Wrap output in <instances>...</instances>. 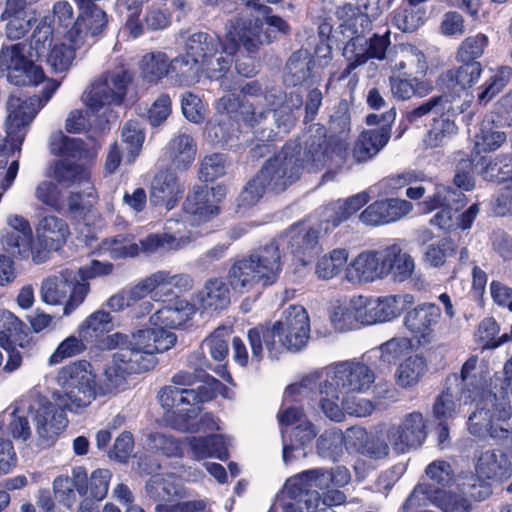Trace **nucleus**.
<instances>
[{
	"mask_svg": "<svg viewBox=\"0 0 512 512\" xmlns=\"http://www.w3.org/2000/svg\"><path fill=\"white\" fill-rule=\"evenodd\" d=\"M315 60L307 51L297 50L286 63V81L292 86L302 85L312 77Z\"/></svg>",
	"mask_w": 512,
	"mask_h": 512,
	"instance_id": "37998d69",
	"label": "nucleus"
},
{
	"mask_svg": "<svg viewBox=\"0 0 512 512\" xmlns=\"http://www.w3.org/2000/svg\"><path fill=\"white\" fill-rule=\"evenodd\" d=\"M227 195L224 184L209 188L207 185H195L188 192L183 204V212L197 225L204 224L221 213L220 204Z\"/></svg>",
	"mask_w": 512,
	"mask_h": 512,
	"instance_id": "f3484780",
	"label": "nucleus"
},
{
	"mask_svg": "<svg viewBox=\"0 0 512 512\" xmlns=\"http://www.w3.org/2000/svg\"><path fill=\"white\" fill-rule=\"evenodd\" d=\"M100 247L112 260H122L135 258L140 252L153 254L160 250H176L180 243L169 233H150L138 243L135 234L126 232L104 238Z\"/></svg>",
	"mask_w": 512,
	"mask_h": 512,
	"instance_id": "9b49d317",
	"label": "nucleus"
},
{
	"mask_svg": "<svg viewBox=\"0 0 512 512\" xmlns=\"http://www.w3.org/2000/svg\"><path fill=\"white\" fill-rule=\"evenodd\" d=\"M512 77V68L500 66L485 82L478 87L477 103L487 105L506 87Z\"/></svg>",
	"mask_w": 512,
	"mask_h": 512,
	"instance_id": "3c124183",
	"label": "nucleus"
},
{
	"mask_svg": "<svg viewBox=\"0 0 512 512\" xmlns=\"http://www.w3.org/2000/svg\"><path fill=\"white\" fill-rule=\"evenodd\" d=\"M133 82V73L122 69L107 73L103 79L91 85L86 97V105L93 112L104 106L121 105L126 98L128 86Z\"/></svg>",
	"mask_w": 512,
	"mask_h": 512,
	"instance_id": "a211bd4d",
	"label": "nucleus"
},
{
	"mask_svg": "<svg viewBox=\"0 0 512 512\" xmlns=\"http://www.w3.org/2000/svg\"><path fill=\"white\" fill-rule=\"evenodd\" d=\"M489 45V39L484 33H477L465 38L456 53L457 61H478Z\"/></svg>",
	"mask_w": 512,
	"mask_h": 512,
	"instance_id": "774afa93",
	"label": "nucleus"
},
{
	"mask_svg": "<svg viewBox=\"0 0 512 512\" xmlns=\"http://www.w3.org/2000/svg\"><path fill=\"white\" fill-rule=\"evenodd\" d=\"M475 470L487 480L503 482L512 477V462L503 450L488 449L477 457Z\"/></svg>",
	"mask_w": 512,
	"mask_h": 512,
	"instance_id": "7c9ffc66",
	"label": "nucleus"
},
{
	"mask_svg": "<svg viewBox=\"0 0 512 512\" xmlns=\"http://www.w3.org/2000/svg\"><path fill=\"white\" fill-rule=\"evenodd\" d=\"M216 108L220 116L215 123H210L207 134L214 144L221 146L237 138L242 126L258 132L270 113L269 109L257 110L252 103L235 94L223 95Z\"/></svg>",
	"mask_w": 512,
	"mask_h": 512,
	"instance_id": "20e7f679",
	"label": "nucleus"
},
{
	"mask_svg": "<svg viewBox=\"0 0 512 512\" xmlns=\"http://www.w3.org/2000/svg\"><path fill=\"white\" fill-rule=\"evenodd\" d=\"M326 376L337 388L348 393L364 392L375 380L374 372L368 365L353 360L332 365Z\"/></svg>",
	"mask_w": 512,
	"mask_h": 512,
	"instance_id": "aec40b11",
	"label": "nucleus"
},
{
	"mask_svg": "<svg viewBox=\"0 0 512 512\" xmlns=\"http://www.w3.org/2000/svg\"><path fill=\"white\" fill-rule=\"evenodd\" d=\"M395 118L394 107L381 114L371 113L366 116L365 123L368 126L378 127L359 134L352 148L355 162L364 163L373 159L387 145Z\"/></svg>",
	"mask_w": 512,
	"mask_h": 512,
	"instance_id": "4468645a",
	"label": "nucleus"
},
{
	"mask_svg": "<svg viewBox=\"0 0 512 512\" xmlns=\"http://www.w3.org/2000/svg\"><path fill=\"white\" fill-rule=\"evenodd\" d=\"M37 404V408L30 405L29 409H35L36 411L34 420L39 436L50 438L53 435L60 434L68 424L65 413L68 408L59 407L55 401L52 403L46 397L39 398Z\"/></svg>",
	"mask_w": 512,
	"mask_h": 512,
	"instance_id": "cd10ccee",
	"label": "nucleus"
},
{
	"mask_svg": "<svg viewBox=\"0 0 512 512\" xmlns=\"http://www.w3.org/2000/svg\"><path fill=\"white\" fill-rule=\"evenodd\" d=\"M7 110L9 112L6 122L7 136L0 141V166L6 168L10 164L9 159L15 153L21 152L28 127L37 115V110L31 101L16 96L8 98Z\"/></svg>",
	"mask_w": 512,
	"mask_h": 512,
	"instance_id": "f8f14e48",
	"label": "nucleus"
},
{
	"mask_svg": "<svg viewBox=\"0 0 512 512\" xmlns=\"http://www.w3.org/2000/svg\"><path fill=\"white\" fill-rule=\"evenodd\" d=\"M318 473L319 471L315 469H309L291 478L287 483L288 497L294 501L301 502L303 497L314 492L319 495Z\"/></svg>",
	"mask_w": 512,
	"mask_h": 512,
	"instance_id": "6e6d98bb",
	"label": "nucleus"
},
{
	"mask_svg": "<svg viewBox=\"0 0 512 512\" xmlns=\"http://www.w3.org/2000/svg\"><path fill=\"white\" fill-rule=\"evenodd\" d=\"M189 444L193 453L199 459L215 457L221 461H225L229 457L224 439L219 434L192 437Z\"/></svg>",
	"mask_w": 512,
	"mask_h": 512,
	"instance_id": "49530a36",
	"label": "nucleus"
},
{
	"mask_svg": "<svg viewBox=\"0 0 512 512\" xmlns=\"http://www.w3.org/2000/svg\"><path fill=\"white\" fill-rule=\"evenodd\" d=\"M26 336L25 324L19 318L7 310L0 311V340L8 347L5 371L13 372L20 367L22 355L15 346L23 347L22 341Z\"/></svg>",
	"mask_w": 512,
	"mask_h": 512,
	"instance_id": "393cba45",
	"label": "nucleus"
},
{
	"mask_svg": "<svg viewBox=\"0 0 512 512\" xmlns=\"http://www.w3.org/2000/svg\"><path fill=\"white\" fill-rule=\"evenodd\" d=\"M407 66L405 61L396 64L398 75L391 76L389 79L393 96L402 101L409 100L414 96L425 97L432 91V85L423 77H418L406 71ZM419 68L421 76H424L427 68L426 62L422 61Z\"/></svg>",
	"mask_w": 512,
	"mask_h": 512,
	"instance_id": "a878e982",
	"label": "nucleus"
},
{
	"mask_svg": "<svg viewBox=\"0 0 512 512\" xmlns=\"http://www.w3.org/2000/svg\"><path fill=\"white\" fill-rule=\"evenodd\" d=\"M3 245L6 247L7 251L13 255L19 256L21 259H27L32 255L33 261L37 264L44 262L47 257L46 254L41 256L40 251L34 253L32 249L33 234L8 231L3 238Z\"/></svg>",
	"mask_w": 512,
	"mask_h": 512,
	"instance_id": "8fccbe9b",
	"label": "nucleus"
},
{
	"mask_svg": "<svg viewBox=\"0 0 512 512\" xmlns=\"http://www.w3.org/2000/svg\"><path fill=\"white\" fill-rule=\"evenodd\" d=\"M247 337L252 360L257 363L263 359V346L271 357L276 356L283 348L297 351L306 345L310 337L308 313L301 305H291L283 312L280 320L250 328Z\"/></svg>",
	"mask_w": 512,
	"mask_h": 512,
	"instance_id": "f03ea898",
	"label": "nucleus"
},
{
	"mask_svg": "<svg viewBox=\"0 0 512 512\" xmlns=\"http://www.w3.org/2000/svg\"><path fill=\"white\" fill-rule=\"evenodd\" d=\"M427 437L426 423L420 412H412L405 416L401 425L391 431L390 441L394 447L404 453L410 448L422 445Z\"/></svg>",
	"mask_w": 512,
	"mask_h": 512,
	"instance_id": "bb28decb",
	"label": "nucleus"
},
{
	"mask_svg": "<svg viewBox=\"0 0 512 512\" xmlns=\"http://www.w3.org/2000/svg\"><path fill=\"white\" fill-rule=\"evenodd\" d=\"M89 291V283H80L76 272L65 268L42 282L41 299L49 305L65 303L63 314L69 315L84 302Z\"/></svg>",
	"mask_w": 512,
	"mask_h": 512,
	"instance_id": "ddd939ff",
	"label": "nucleus"
},
{
	"mask_svg": "<svg viewBox=\"0 0 512 512\" xmlns=\"http://www.w3.org/2000/svg\"><path fill=\"white\" fill-rule=\"evenodd\" d=\"M440 317L441 309L438 305L423 303L406 313L404 326L419 346H426L435 338V327Z\"/></svg>",
	"mask_w": 512,
	"mask_h": 512,
	"instance_id": "412c9836",
	"label": "nucleus"
},
{
	"mask_svg": "<svg viewBox=\"0 0 512 512\" xmlns=\"http://www.w3.org/2000/svg\"><path fill=\"white\" fill-rule=\"evenodd\" d=\"M381 250L361 252L346 268L347 279L352 282H372L382 279Z\"/></svg>",
	"mask_w": 512,
	"mask_h": 512,
	"instance_id": "2f4dec72",
	"label": "nucleus"
},
{
	"mask_svg": "<svg viewBox=\"0 0 512 512\" xmlns=\"http://www.w3.org/2000/svg\"><path fill=\"white\" fill-rule=\"evenodd\" d=\"M348 261V251L344 248L333 249L321 257L317 264L315 273L318 278L328 280L342 272Z\"/></svg>",
	"mask_w": 512,
	"mask_h": 512,
	"instance_id": "4d7b16f0",
	"label": "nucleus"
},
{
	"mask_svg": "<svg viewBox=\"0 0 512 512\" xmlns=\"http://www.w3.org/2000/svg\"><path fill=\"white\" fill-rule=\"evenodd\" d=\"M38 241L47 250L58 251L70 236L69 226L62 218L53 215L42 217L36 227Z\"/></svg>",
	"mask_w": 512,
	"mask_h": 512,
	"instance_id": "72a5a7b5",
	"label": "nucleus"
},
{
	"mask_svg": "<svg viewBox=\"0 0 512 512\" xmlns=\"http://www.w3.org/2000/svg\"><path fill=\"white\" fill-rule=\"evenodd\" d=\"M229 339V329L225 326H219L202 341L198 352L205 354L206 350L211 359L219 363L218 365L225 364L227 366Z\"/></svg>",
	"mask_w": 512,
	"mask_h": 512,
	"instance_id": "a18cd8bd",
	"label": "nucleus"
},
{
	"mask_svg": "<svg viewBox=\"0 0 512 512\" xmlns=\"http://www.w3.org/2000/svg\"><path fill=\"white\" fill-rule=\"evenodd\" d=\"M427 20V8H413L401 1L392 12V24L402 32H414Z\"/></svg>",
	"mask_w": 512,
	"mask_h": 512,
	"instance_id": "603ef678",
	"label": "nucleus"
},
{
	"mask_svg": "<svg viewBox=\"0 0 512 512\" xmlns=\"http://www.w3.org/2000/svg\"><path fill=\"white\" fill-rule=\"evenodd\" d=\"M170 155L175 168L187 170L195 160L197 146L192 136L183 133L175 136L169 143Z\"/></svg>",
	"mask_w": 512,
	"mask_h": 512,
	"instance_id": "c03bdc74",
	"label": "nucleus"
},
{
	"mask_svg": "<svg viewBox=\"0 0 512 512\" xmlns=\"http://www.w3.org/2000/svg\"><path fill=\"white\" fill-rule=\"evenodd\" d=\"M301 143L304 162L307 168L314 171L331 164L341 166L350 154L347 141L337 136H327L324 126H319L314 134L303 135Z\"/></svg>",
	"mask_w": 512,
	"mask_h": 512,
	"instance_id": "9d476101",
	"label": "nucleus"
},
{
	"mask_svg": "<svg viewBox=\"0 0 512 512\" xmlns=\"http://www.w3.org/2000/svg\"><path fill=\"white\" fill-rule=\"evenodd\" d=\"M195 306L188 300L175 295L169 300H163L161 307L150 316L153 328L150 330H163L172 333L171 329H178L185 325L195 314Z\"/></svg>",
	"mask_w": 512,
	"mask_h": 512,
	"instance_id": "b1692460",
	"label": "nucleus"
},
{
	"mask_svg": "<svg viewBox=\"0 0 512 512\" xmlns=\"http://www.w3.org/2000/svg\"><path fill=\"white\" fill-rule=\"evenodd\" d=\"M486 394L474 401L477 409L470 414L467 425L469 432L476 437L487 434L494 436V423L510 419L512 409L507 396L500 399L485 386Z\"/></svg>",
	"mask_w": 512,
	"mask_h": 512,
	"instance_id": "2eb2a0df",
	"label": "nucleus"
},
{
	"mask_svg": "<svg viewBox=\"0 0 512 512\" xmlns=\"http://www.w3.org/2000/svg\"><path fill=\"white\" fill-rule=\"evenodd\" d=\"M283 433V461L288 464L294 458L293 452L304 449L309 445L317 435L314 424L305 419L303 422L291 428L290 432Z\"/></svg>",
	"mask_w": 512,
	"mask_h": 512,
	"instance_id": "ea45409f",
	"label": "nucleus"
},
{
	"mask_svg": "<svg viewBox=\"0 0 512 512\" xmlns=\"http://www.w3.org/2000/svg\"><path fill=\"white\" fill-rule=\"evenodd\" d=\"M68 42L69 44H66L57 40L48 51L47 56H43V61L56 73L65 72L71 67L76 57V50L83 45L75 44L72 41Z\"/></svg>",
	"mask_w": 512,
	"mask_h": 512,
	"instance_id": "09e8293b",
	"label": "nucleus"
},
{
	"mask_svg": "<svg viewBox=\"0 0 512 512\" xmlns=\"http://www.w3.org/2000/svg\"><path fill=\"white\" fill-rule=\"evenodd\" d=\"M90 363L78 361L67 365L58 373V381L63 391H55L53 400L59 407L68 408V411L78 412L91 404L97 394L101 392V384L97 385L96 375L90 370Z\"/></svg>",
	"mask_w": 512,
	"mask_h": 512,
	"instance_id": "423d86ee",
	"label": "nucleus"
},
{
	"mask_svg": "<svg viewBox=\"0 0 512 512\" xmlns=\"http://www.w3.org/2000/svg\"><path fill=\"white\" fill-rule=\"evenodd\" d=\"M456 254L457 245L455 241L451 237H443L427 246L423 260L431 267L439 268L446 263L449 257Z\"/></svg>",
	"mask_w": 512,
	"mask_h": 512,
	"instance_id": "052dcab7",
	"label": "nucleus"
},
{
	"mask_svg": "<svg viewBox=\"0 0 512 512\" xmlns=\"http://www.w3.org/2000/svg\"><path fill=\"white\" fill-rule=\"evenodd\" d=\"M427 370L426 359L421 355L406 358L397 368V383L403 388L415 386Z\"/></svg>",
	"mask_w": 512,
	"mask_h": 512,
	"instance_id": "5fc2aeb1",
	"label": "nucleus"
},
{
	"mask_svg": "<svg viewBox=\"0 0 512 512\" xmlns=\"http://www.w3.org/2000/svg\"><path fill=\"white\" fill-rule=\"evenodd\" d=\"M200 409H180L179 412H173L172 424L175 428L185 432H214L220 429L213 413H203L196 422Z\"/></svg>",
	"mask_w": 512,
	"mask_h": 512,
	"instance_id": "4c0bfd02",
	"label": "nucleus"
},
{
	"mask_svg": "<svg viewBox=\"0 0 512 512\" xmlns=\"http://www.w3.org/2000/svg\"><path fill=\"white\" fill-rule=\"evenodd\" d=\"M461 492L475 501H483L492 494L491 484L485 481V478L474 473H467L461 477L458 484Z\"/></svg>",
	"mask_w": 512,
	"mask_h": 512,
	"instance_id": "338daca9",
	"label": "nucleus"
},
{
	"mask_svg": "<svg viewBox=\"0 0 512 512\" xmlns=\"http://www.w3.org/2000/svg\"><path fill=\"white\" fill-rule=\"evenodd\" d=\"M341 389L337 388L329 378L320 384L321 399L319 406L324 415L332 421L341 422L344 420L342 399L340 400Z\"/></svg>",
	"mask_w": 512,
	"mask_h": 512,
	"instance_id": "de8ad7c7",
	"label": "nucleus"
},
{
	"mask_svg": "<svg viewBox=\"0 0 512 512\" xmlns=\"http://www.w3.org/2000/svg\"><path fill=\"white\" fill-rule=\"evenodd\" d=\"M476 165H480L478 172L485 181L496 184L512 182V153H501L492 159L479 156Z\"/></svg>",
	"mask_w": 512,
	"mask_h": 512,
	"instance_id": "58836bf2",
	"label": "nucleus"
},
{
	"mask_svg": "<svg viewBox=\"0 0 512 512\" xmlns=\"http://www.w3.org/2000/svg\"><path fill=\"white\" fill-rule=\"evenodd\" d=\"M283 157L269 158L256 174L265 191L281 193L298 180L307 167L301 139L289 140L282 148Z\"/></svg>",
	"mask_w": 512,
	"mask_h": 512,
	"instance_id": "0eeeda50",
	"label": "nucleus"
},
{
	"mask_svg": "<svg viewBox=\"0 0 512 512\" xmlns=\"http://www.w3.org/2000/svg\"><path fill=\"white\" fill-rule=\"evenodd\" d=\"M426 475L433 481L434 494L443 493L444 489L453 485L454 471L451 465L444 460H436L426 467Z\"/></svg>",
	"mask_w": 512,
	"mask_h": 512,
	"instance_id": "0e129e2a",
	"label": "nucleus"
},
{
	"mask_svg": "<svg viewBox=\"0 0 512 512\" xmlns=\"http://www.w3.org/2000/svg\"><path fill=\"white\" fill-rule=\"evenodd\" d=\"M413 210V204L400 198L377 199L366 206L360 213V221L372 227L395 223Z\"/></svg>",
	"mask_w": 512,
	"mask_h": 512,
	"instance_id": "5701e85b",
	"label": "nucleus"
},
{
	"mask_svg": "<svg viewBox=\"0 0 512 512\" xmlns=\"http://www.w3.org/2000/svg\"><path fill=\"white\" fill-rule=\"evenodd\" d=\"M157 277H152V274L142 279L139 283L134 285L128 290H123L120 293L113 295L109 298L107 305L112 311H121L126 308L135 309L136 305L145 299L149 294L155 292L158 294L155 281Z\"/></svg>",
	"mask_w": 512,
	"mask_h": 512,
	"instance_id": "e433bc0d",
	"label": "nucleus"
},
{
	"mask_svg": "<svg viewBox=\"0 0 512 512\" xmlns=\"http://www.w3.org/2000/svg\"><path fill=\"white\" fill-rule=\"evenodd\" d=\"M0 71L6 72L8 81L19 87L38 85L45 79L42 67L25 56V45L22 43L1 50Z\"/></svg>",
	"mask_w": 512,
	"mask_h": 512,
	"instance_id": "dca6fc26",
	"label": "nucleus"
},
{
	"mask_svg": "<svg viewBox=\"0 0 512 512\" xmlns=\"http://www.w3.org/2000/svg\"><path fill=\"white\" fill-rule=\"evenodd\" d=\"M391 46V31L386 28L383 33L375 32L365 40L364 45L357 46V55L365 63L370 59L382 61L386 59L388 48Z\"/></svg>",
	"mask_w": 512,
	"mask_h": 512,
	"instance_id": "864d4df0",
	"label": "nucleus"
},
{
	"mask_svg": "<svg viewBox=\"0 0 512 512\" xmlns=\"http://www.w3.org/2000/svg\"><path fill=\"white\" fill-rule=\"evenodd\" d=\"M169 66V79L179 87L192 86L198 83L203 75H206V69L187 52L170 59Z\"/></svg>",
	"mask_w": 512,
	"mask_h": 512,
	"instance_id": "f704fd0d",
	"label": "nucleus"
},
{
	"mask_svg": "<svg viewBox=\"0 0 512 512\" xmlns=\"http://www.w3.org/2000/svg\"><path fill=\"white\" fill-rule=\"evenodd\" d=\"M281 271L280 244L272 240L248 254L231 258L225 278L235 293L247 294L276 283Z\"/></svg>",
	"mask_w": 512,
	"mask_h": 512,
	"instance_id": "7ed1b4c3",
	"label": "nucleus"
},
{
	"mask_svg": "<svg viewBox=\"0 0 512 512\" xmlns=\"http://www.w3.org/2000/svg\"><path fill=\"white\" fill-rule=\"evenodd\" d=\"M190 362L197 365L196 371L203 373V377L200 381L204 383L199 385L196 389L185 388L182 391V398H179V402L186 404V406H188L186 409L202 410V405L214 400L218 394L225 398L227 397L229 388L220 380L207 373L208 370H212L224 381L233 384V377L225 364L213 366L203 352L191 353ZM182 409L185 408L183 407Z\"/></svg>",
	"mask_w": 512,
	"mask_h": 512,
	"instance_id": "1a4fd4ad",
	"label": "nucleus"
},
{
	"mask_svg": "<svg viewBox=\"0 0 512 512\" xmlns=\"http://www.w3.org/2000/svg\"><path fill=\"white\" fill-rule=\"evenodd\" d=\"M184 51L194 58L211 80L225 76L231 67V58L226 54L221 37L215 32L194 31L184 42Z\"/></svg>",
	"mask_w": 512,
	"mask_h": 512,
	"instance_id": "6e6552de",
	"label": "nucleus"
},
{
	"mask_svg": "<svg viewBox=\"0 0 512 512\" xmlns=\"http://www.w3.org/2000/svg\"><path fill=\"white\" fill-rule=\"evenodd\" d=\"M370 197L367 192H360L353 196L348 197L341 203L334 211V213L327 219V224L335 228L342 222L349 219L352 215L357 213L369 202Z\"/></svg>",
	"mask_w": 512,
	"mask_h": 512,
	"instance_id": "e2e57ef3",
	"label": "nucleus"
},
{
	"mask_svg": "<svg viewBox=\"0 0 512 512\" xmlns=\"http://www.w3.org/2000/svg\"><path fill=\"white\" fill-rule=\"evenodd\" d=\"M319 238V229L300 227L289 230L280 242L291 254L295 265L306 266L319 253Z\"/></svg>",
	"mask_w": 512,
	"mask_h": 512,
	"instance_id": "4be33fe9",
	"label": "nucleus"
},
{
	"mask_svg": "<svg viewBox=\"0 0 512 512\" xmlns=\"http://www.w3.org/2000/svg\"><path fill=\"white\" fill-rule=\"evenodd\" d=\"M55 42L57 40L54 39V27L45 21L39 22L30 39V57L42 62L43 56H47Z\"/></svg>",
	"mask_w": 512,
	"mask_h": 512,
	"instance_id": "13d9d810",
	"label": "nucleus"
},
{
	"mask_svg": "<svg viewBox=\"0 0 512 512\" xmlns=\"http://www.w3.org/2000/svg\"><path fill=\"white\" fill-rule=\"evenodd\" d=\"M381 254L382 279L390 277L393 282L403 283L412 277L415 261L400 245H388L381 249Z\"/></svg>",
	"mask_w": 512,
	"mask_h": 512,
	"instance_id": "c85d7f7f",
	"label": "nucleus"
},
{
	"mask_svg": "<svg viewBox=\"0 0 512 512\" xmlns=\"http://www.w3.org/2000/svg\"><path fill=\"white\" fill-rule=\"evenodd\" d=\"M54 178L64 187H71L89 178V173L81 165L70 162L67 159H60L55 163Z\"/></svg>",
	"mask_w": 512,
	"mask_h": 512,
	"instance_id": "680f3d73",
	"label": "nucleus"
},
{
	"mask_svg": "<svg viewBox=\"0 0 512 512\" xmlns=\"http://www.w3.org/2000/svg\"><path fill=\"white\" fill-rule=\"evenodd\" d=\"M460 65L443 72L439 77L442 88L461 91L472 88L483 72L479 61H458Z\"/></svg>",
	"mask_w": 512,
	"mask_h": 512,
	"instance_id": "473e14b6",
	"label": "nucleus"
},
{
	"mask_svg": "<svg viewBox=\"0 0 512 512\" xmlns=\"http://www.w3.org/2000/svg\"><path fill=\"white\" fill-rule=\"evenodd\" d=\"M173 474L152 475L145 485L147 495L155 501H169L178 494L177 486L174 484Z\"/></svg>",
	"mask_w": 512,
	"mask_h": 512,
	"instance_id": "bf43d9fd",
	"label": "nucleus"
},
{
	"mask_svg": "<svg viewBox=\"0 0 512 512\" xmlns=\"http://www.w3.org/2000/svg\"><path fill=\"white\" fill-rule=\"evenodd\" d=\"M357 312L351 299L348 303L334 306L330 313L331 325L337 332H347L359 328Z\"/></svg>",
	"mask_w": 512,
	"mask_h": 512,
	"instance_id": "69168bd1",
	"label": "nucleus"
},
{
	"mask_svg": "<svg viewBox=\"0 0 512 512\" xmlns=\"http://www.w3.org/2000/svg\"><path fill=\"white\" fill-rule=\"evenodd\" d=\"M175 333L149 328L139 329L131 335L116 332L107 336L106 346L119 350L112 355L103 374L102 393H111L122 386L132 374L148 372L156 367V354L165 352L175 345Z\"/></svg>",
	"mask_w": 512,
	"mask_h": 512,
	"instance_id": "f257e3e1",
	"label": "nucleus"
},
{
	"mask_svg": "<svg viewBox=\"0 0 512 512\" xmlns=\"http://www.w3.org/2000/svg\"><path fill=\"white\" fill-rule=\"evenodd\" d=\"M263 26L260 18L237 20L229 31L233 49L237 50L242 46L248 54H255L261 44L271 41L263 32Z\"/></svg>",
	"mask_w": 512,
	"mask_h": 512,
	"instance_id": "c756f323",
	"label": "nucleus"
},
{
	"mask_svg": "<svg viewBox=\"0 0 512 512\" xmlns=\"http://www.w3.org/2000/svg\"><path fill=\"white\" fill-rule=\"evenodd\" d=\"M228 283L220 278L206 281L201 292L200 303L205 310L222 311L230 305V290Z\"/></svg>",
	"mask_w": 512,
	"mask_h": 512,
	"instance_id": "79ce46f5",
	"label": "nucleus"
},
{
	"mask_svg": "<svg viewBox=\"0 0 512 512\" xmlns=\"http://www.w3.org/2000/svg\"><path fill=\"white\" fill-rule=\"evenodd\" d=\"M182 193L177 177L170 172L160 171L151 184L150 200L154 205L172 209Z\"/></svg>",
	"mask_w": 512,
	"mask_h": 512,
	"instance_id": "c9c22d12",
	"label": "nucleus"
},
{
	"mask_svg": "<svg viewBox=\"0 0 512 512\" xmlns=\"http://www.w3.org/2000/svg\"><path fill=\"white\" fill-rule=\"evenodd\" d=\"M78 8V16L72 26L63 33L67 41L75 44H84L88 36L96 37L103 33L108 26L107 13L95 2H75Z\"/></svg>",
	"mask_w": 512,
	"mask_h": 512,
	"instance_id": "6ab92c4d",
	"label": "nucleus"
},
{
	"mask_svg": "<svg viewBox=\"0 0 512 512\" xmlns=\"http://www.w3.org/2000/svg\"><path fill=\"white\" fill-rule=\"evenodd\" d=\"M170 59L165 52L156 51L145 54L140 61V76L150 85L159 84L165 77L169 78Z\"/></svg>",
	"mask_w": 512,
	"mask_h": 512,
	"instance_id": "a19ab883",
	"label": "nucleus"
},
{
	"mask_svg": "<svg viewBox=\"0 0 512 512\" xmlns=\"http://www.w3.org/2000/svg\"><path fill=\"white\" fill-rule=\"evenodd\" d=\"M478 356L471 355L462 365L460 373H451L445 379L444 389L436 397L433 404V417L437 421H449L456 416L454 390L460 401L472 404L486 394L485 384L474 372L477 368Z\"/></svg>",
	"mask_w": 512,
	"mask_h": 512,
	"instance_id": "39448f33",
	"label": "nucleus"
}]
</instances>
